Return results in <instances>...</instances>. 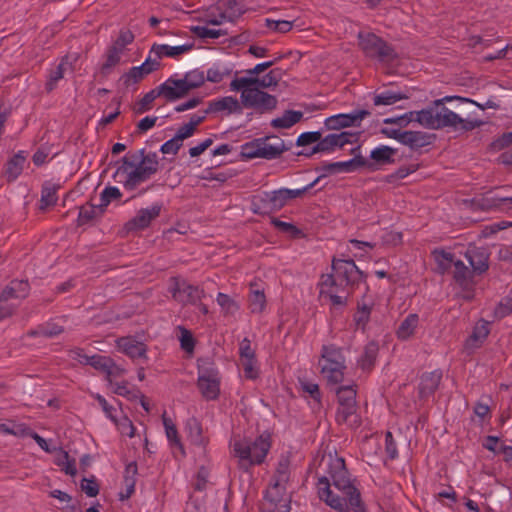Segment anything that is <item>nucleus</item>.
<instances>
[{"mask_svg":"<svg viewBox=\"0 0 512 512\" xmlns=\"http://www.w3.org/2000/svg\"><path fill=\"white\" fill-rule=\"evenodd\" d=\"M328 457V477H322V485L327 486L326 503L338 512H347L348 507L354 512H365L360 495L349 478L344 460L332 454Z\"/></svg>","mask_w":512,"mask_h":512,"instance_id":"obj_1","label":"nucleus"},{"mask_svg":"<svg viewBox=\"0 0 512 512\" xmlns=\"http://www.w3.org/2000/svg\"><path fill=\"white\" fill-rule=\"evenodd\" d=\"M452 100L473 102V100L469 98L460 96H445L433 101L432 105L426 109L411 111V115H415V122L432 130L448 128L454 132H468L479 128L484 124L482 120L477 118L464 119L448 109L445 106V102H450Z\"/></svg>","mask_w":512,"mask_h":512,"instance_id":"obj_2","label":"nucleus"},{"mask_svg":"<svg viewBox=\"0 0 512 512\" xmlns=\"http://www.w3.org/2000/svg\"><path fill=\"white\" fill-rule=\"evenodd\" d=\"M158 169L157 153H145V150L141 149L137 152H129L121 159L115 176L120 177L119 182L126 190L133 191L156 174Z\"/></svg>","mask_w":512,"mask_h":512,"instance_id":"obj_3","label":"nucleus"},{"mask_svg":"<svg viewBox=\"0 0 512 512\" xmlns=\"http://www.w3.org/2000/svg\"><path fill=\"white\" fill-rule=\"evenodd\" d=\"M271 445L269 433H263L255 438L237 436L230 442L231 453L237 459L238 467L244 472H249L252 467L261 465Z\"/></svg>","mask_w":512,"mask_h":512,"instance_id":"obj_4","label":"nucleus"},{"mask_svg":"<svg viewBox=\"0 0 512 512\" xmlns=\"http://www.w3.org/2000/svg\"><path fill=\"white\" fill-rule=\"evenodd\" d=\"M363 272L357 267L353 260L333 259L332 273L326 276L322 274L325 283L333 284L342 288H350L363 280Z\"/></svg>","mask_w":512,"mask_h":512,"instance_id":"obj_5","label":"nucleus"},{"mask_svg":"<svg viewBox=\"0 0 512 512\" xmlns=\"http://www.w3.org/2000/svg\"><path fill=\"white\" fill-rule=\"evenodd\" d=\"M345 358L340 349L324 347L322 349V381L327 384H341L344 379Z\"/></svg>","mask_w":512,"mask_h":512,"instance_id":"obj_6","label":"nucleus"},{"mask_svg":"<svg viewBox=\"0 0 512 512\" xmlns=\"http://www.w3.org/2000/svg\"><path fill=\"white\" fill-rule=\"evenodd\" d=\"M359 46L367 57L381 62L392 61L396 57L393 47L373 33H360Z\"/></svg>","mask_w":512,"mask_h":512,"instance_id":"obj_7","label":"nucleus"},{"mask_svg":"<svg viewBox=\"0 0 512 512\" xmlns=\"http://www.w3.org/2000/svg\"><path fill=\"white\" fill-rule=\"evenodd\" d=\"M30 286L25 280H12L0 294V320L11 316L16 305L9 303L10 300H23L29 294Z\"/></svg>","mask_w":512,"mask_h":512,"instance_id":"obj_8","label":"nucleus"},{"mask_svg":"<svg viewBox=\"0 0 512 512\" xmlns=\"http://www.w3.org/2000/svg\"><path fill=\"white\" fill-rule=\"evenodd\" d=\"M169 291L172 294V298L182 305H197L205 297V292L202 288L177 277L171 279Z\"/></svg>","mask_w":512,"mask_h":512,"instance_id":"obj_9","label":"nucleus"},{"mask_svg":"<svg viewBox=\"0 0 512 512\" xmlns=\"http://www.w3.org/2000/svg\"><path fill=\"white\" fill-rule=\"evenodd\" d=\"M241 102L246 108H253L261 113L272 111L277 106V98L258 87L253 89H244L241 92Z\"/></svg>","mask_w":512,"mask_h":512,"instance_id":"obj_10","label":"nucleus"},{"mask_svg":"<svg viewBox=\"0 0 512 512\" xmlns=\"http://www.w3.org/2000/svg\"><path fill=\"white\" fill-rule=\"evenodd\" d=\"M290 460L288 456L282 455L278 461L273 482L266 492V498L271 502H277L278 498L285 492V485L289 480Z\"/></svg>","mask_w":512,"mask_h":512,"instance_id":"obj_11","label":"nucleus"},{"mask_svg":"<svg viewBox=\"0 0 512 512\" xmlns=\"http://www.w3.org/2000/svg\"><path fill=\"white\" fill-rule=\"evenodd\" d=\"M322 286L325 287L322 294L328 299L332 314L334 316L341 314L348 305V300L353 293L352 289L338 287L331 283L327 284L324 280H322Z\"/></svg>","mask_w":512,"mask_h":512,"instance_id":"obj_12","label":"nucleus"},{"mask_svg":"<svg viewBox=\"0 0 512 512\" xmlns=\"http://www.w3.org/2000/svg\"><path fill=\"white\" fill-rule=\"evenodd\" d=\"M396 153L397 149L380 145L371 151L369 158L363 157L364 168L369 172H374L385 165L393 164Z\"/></svg>","mask_w":512,"mask_h":512,"instance_id":"obj_13","label":"nucleus"},{"mask_svg":"<svg viewBox=\"0 0 512 512\" xmlns=\"http://www.w3.org/2000/svg\"><path fill=\"white\" fill-rule=\"evenodd\" d=\"M320 180V177H317L313 182L310 184L297 189H287L282 188L279 190H275L272 192H269L270 197V203L272 204V209L274 211H279L282 209L286 203L291 200L298 197H301L304 195L311 187H313L318 181Z\"/></svg>","mask_w":512,"mask_h":512,"instance_id":"obj_14","label":"nucleus"},{"mask_svg":"<svg viewBox=\"0 0 512 512\" xmlns=\"http://www.w3.org/2000/svg\"><path fill=\"white\" fill-rule=\"evenodd\" d=\"M370 112L367 110H355L349 114H337L325 119L324 123L328 129L339 130L340 128L359 124Z\"/></svg>","mask_w":512,"mask_h":512,"instance_id":"obj_15","label":"nucleus"},{"mask_svg":"<svg viewBox=\"0 0 512 512\" xmlns=\"http://www.w3.org/2000/svg\"><path fill=\"white\" fill-rule=\"evenodd\" d=\"M359 136V132L350 131L328 134L322 138V152H331L336 148H343L346 144H356Z\"/></svg>","mask_w":512,"mask_h":512,"instance_id":"obj_16","label":"nucleus"},{"mask_svg":"<svg viewBox=\"0 0 512 512\" xmlns=\"http://www.w3.org/2000/svg\"><path fill=\"white\" fill-rule=\"evenodd\" d=\"M160 95L168 102H173L185 97L189 90L186 82L182 79L168 78L164 83L158 86Z\"/></svg>","mask_w":512,"mask_h":512,"instance_id":"obj_17","label":"nucleus"},{"mask_svg":"<svg viewBox=\"0 0 512 512\" xmlns=\"http://www.w3.org/2000/svg\"><path fill=\"white\" fill-rule=\"evenodd\" d=\"M118 349L132 359L147 360V346L132 336L121 337L116 340Z\"/></svg>","mask_w":512,"mask_h":512,"instance_id":"obj_18","label":"nucleus"},{"mask_svg":"<svg viewBox=\"0 0 512 512\" xmlns=\"http://www.w3.org/2000/svg\"><path fill=\"white\" fill-rule=\"evenodd\" d=\"M465 258L470 263L474 274L481 275L489 268V253L486 248L469 247L465 252Z\"/></svg>","mask_w":512,"mask_h":512,"instance_id":"obj_19","label":"nucleus"},{"mask_svg":"<svg viewBox=\"0 0 512 512\" xmlns=\"http://www.w3.org/2000/svg\"><path fill=\"white\" fill-rule=\"evenodd\" d=\"M221 377L215 362L209 358L198 359V384H220Z\"/></svg>","mask_w":512,"mask_h":512,"instance_id":"obj_20","label":"nucleus"},{"mask_svg":"<svg viewBox=\"0 0 512 512\" xmlns=\"http://www.w3.org/2000/svg\"><path fill=\"white\" fill-rule=\"evenodd\" d=\"M161 210L162 204L160 203H156L150 208L140 209L136 216L127 223V227L129 229H145L160 215Z\"/></svg>","mask_w":512,"mask_h":512,"instance_id":"obj_21","label":"nucleus"},{"mask_svg":"<svg viewBox=\"0 0 512 512\" xmlns=\"http://www.w3.org/2000/svg\"><path fill=\"white\" fill-rule=\"evenodd\" d=\"M359 168H364L363 156L356 154L354 158L347 161L322 164V177L340 172H353Z\"/></svg>","mask_w":512,"mask_h":512,"instance_id":"obj_22","label":"nucleus"},{"mask_svg":"<svg viewBox=\"0 0 512 512\" xmlns=\"http://www.w3.org/2000/svg\"><path fill=\"white\" fill-rule=\"evenodd\" d=\"M261 145V158L275 159L279 157L284 151L288 150L284 141L277 136H268L260 138Z\"/></svg>","mask_w":512,"mask_h":512,"instance_id":"obj_23","label":"nucleus"},{"mask_svg":"<svg viewBox=\"0 0 512 512\" xmlns=\"http://www.w3.org/2000/svg\"><path fill=\"white\" fill-rule=\"evenodd\" d=\"M436 136L423 131H404V137L402 140L403 145L408 146L412 150H418L420 148L431 145Z\"/></svg>","mask_w":512,"mask_h":512,"instance_id":"obj_24","label":"nucleus"},{"mask_svg":"<svg viewBox=\"0 0 512 512\" xmlns=\"http://www.w3.org/2000/svg\"><path fill=\"white\" fill-rule=\"evenodd\" d=\"M347 392L349 394V402H342V404H340L337 412V419L340 422L346 423L350 427H355L359 423L358 416L355 412V401H353L352 392L349 390Z\"/></svg>","mask_w":512,"mask_h":512,"instance_id":"obj_25","label":"nucleus"},{"mask_svg":"<svg viewBox=\"0 0 512 512\" xmlns=\"http://www.w3.org/2000/svg\"><path fill=\"white\" fill-rule=\"evenodd\" d=\"M68 69H72V64L69 62L68 56L61 58L59 64L51 69L47 81L45 83V89L48 93L52 92L58 85V82L63 79L65 72Z\"/></svg>","mask_w":512,"mask_h":512,"instance_id":"obj_26","label":"nucleus"},{"mask_svg":"<svg viewBox=\"0 0 512 512\" xmlns=\"http://www.w3.org/2000/svg\"><path fill=\"white\" fill-rule=\"evenodd\" d=\"M162 422L165 428V434L173 452H178L180 455H184L185 451L178 435V430L173 423L172 419L169 418L166 413L162 415Z\"/></svg>","mask_w":512,"mask_h":512,"instance_id":"obj_27","label":"nucleus"},{"mask_svg":"<svg viewBox=\"0 0 512 512\" xmlns=\"http://www.w3.org/2000/svg\"><path fill=\"white\" fill-rule=\"evenodd\" d=\"M373 307V301H366L365 299L358 301L357 310L353 316V321L357 329L365 331L366 326L370 321V316Z\"/></svg>","mask_w":512,"mask_h":512,"instance_id":"obj_28","label":"nucleus"},{"mask_svg":"<svg viewBox=\"0 0 512 512\" xmlns=\"http://www.w3.org/2000/svg\"><path fill=\"white\" fill-rule=\"evenodd\" d=\"M419 324V316L415 313L409 314L399 325L396 335L398 339L405 341L410 339Z\"/></svg>","mask_w":512,"mask_h":512,"instance_id":"obj_29","label":"nucleus"},{"mask_svg":"<svg viewBox=\"0 0 512 512\" xmlns=\"http://www.w3.org/2000/svg\"><path fill=\"white\" fill-rule=\"evenodd\" d=\"M303 118V112L286 110L281 117L271 121V126L276 129H289Z\"/></svg>","mask_w":512,"mask_h":512,"instance_id":"obj_30","label":"nucleus"},{"mask_svg":"<svg viewBox=\"0 0 512 512\" xmlns=\"http://www.w3.org/2000/svg\"><path fill=\"white\" fill-rule=\"evenodd\" d=\"M193 44H184L180 46H169L165 44H154L151 51H153L160 59L163 56L176 57L190 51Z\"/></svg>","mask_w":512,"mask_h":512,"instance_id":"obj_31","label":"nucleus"},{"mask_svg":"<svg viewBox=\"0 0 512 512\" xmlns=\"http://www.w3.org/2000/svg\"><path fill=\"white\" fill-rule=\"evenodd\" d=\"M185 429L193 445L199 447H204L206 445L207 440L203 435L201 424L197 419H188L185 425Z\"/></svg>","mask_w":512,"mask_h":512,"instance_id":"obj_32","label":"nucleus"},{"mask_svg":"<svg viewBox=\"0 0 512 512\" xmlns=\"http://www.w3.org/2000/svg\"><path fill=\"white\" fill-rule=\"evenodd\" d=\"M210 109L216 112L227 110L229 114L242 113L241 104L236 98L231 96L223 97L217 101L212 102L210 104Z\"/></svg>","mask_w":512,"mask_h":512,"instance_id":"obj_33","label":"nucleus"},{"mask_svg":"<svg viewBox=\"0 0 512 512\" xmlns=\"http://www.w3.org/2000/svg\"><path fill=\"white\" fill-rule=\"evenodd\" d=\"M104 209L98 204H86L80 208L77 224L83 226L91 222L92 220L102 216Z\"/></svg>","mask_w":512,"mask_h":512,"instance_id":"obj_34","label":"nucleus"},{"mask_svg":"<svg viewBox=\"0 0 512 512\" xmlns=\"http://www.w3.org/2000/svg\"><path fill=\"white\" fill-rule=\"evenodd\" d=\"M60 188L59 185L46 182L42 186L41 190V199H40V209L45 210L49 206H53L56 204L58 197L57 191Z\"/></svg>","mask_w":512,"mask_h":512,"instance_id":"obj_35","label":"nucleus"},{"mask_svg":"<svg viewBox=\"0 0 512 512\" xmlns=\"http://www.w3.org/2000/svg\"><path fill=\"white\" fill-rule=\"evenodd\" d=\"M378 350V344L375 342H369L365 346L363 354L358 360V364L362 370H370L374 366L378 355Z\"/></svg>","mask_w":512,"mask_h":512,"instance_id":"obj_36","label":"nucleus"},{"mask_svg":"<svg viewBox=\"0 0 512 512\" xmlns=\"http://www.w3.org/2000/svg\"><path fill=\"white\" fill-rule=\"evenodd\" d=\"M474 203L483 211H500V205L496 200L494 189L475 197Z\"/></svg>","mask_w":512,"mask_h":512,"instance_id":"obj_37","label":"nucleus"},{"mask_svg":"<svg viewBox=\"0 0 512 512\" xmlns=\"http://www.w3.org/2000/svg\"><path fill=\"white\" fill-rule=\"evenodd\" d=\"M25 157L21 154H15L6 164L5 176L8 182L14 181L23 170Z\"/></svg>","mask_w":512,"mask_h":512,"instance_id":"obj_38","label":"nucleus"},{"mask_svg":"<svg viewBox=\"0 0 512 512\" xmlns=\"http://www.w3.org/2000/svg\"><path fill=\"white\" fill-rule=\"evenodd\" d=\"M123 49L115 46H110L106 52V61L101 66V73L103 75L109 74L110 70L119 64Z\"/></svg>","mask_w":512,"mask_h":512,"instance_id":"obj_39","label":"nucleus"},{"mask_svg":"<svg viewBox=\"0 0 512 512\" xmlns=\"http://www.w3.org/2000/svg\"><path fill=\"white\" fill-rule=\"evenodd\" d=\"M407 95L401 93V92H394V91H383L379 94H375L373 97V104L375 106H390L395 104L396 102L407 99Z\"/></svg>","mask_w":512,"mask_h":512,"instance_id":"obj_40","label":"nucleus"},{"mask_svg":"<svg viewBox=\"0 0 512 512\" xmlns=\"http://www.w3.org/2000/svg\"><path fill=\"white\" fill-rule=\"evenodd\" d=\"M433 255L437 263L438 270L442 274L446 273L452 266H454V262L456 261L454 254L446 252L443 249H435L433 251Z\"/></svg>","mask_w":512,"mask_h":512,"instance_id":"obj_41","label":"nucleus"},{"mask_svg":"<svg viewBox=\"0 0 512 512\" xmlns=\"http://www.w3.org/2000/svg\"><path fill=\"white\" fill-rule=\"evenodd\" d=\"M0 431L16 437H28L29 434H31V429L28 425L24 423H16L13 421L0 423Z\"/></svg>","mask_w":512,"mask_h":512,"instance_id":"obj_42","label":"nucleus"},{"mask_svg":"<svg viewBox=\"0 0 512 512\" xmlns=\"http://www.w3.org/2000/svg\"><path fill=\"white\" fill-rule=\"evenodd\" d=\"M251 211L259 215L275 212L270 203L269 193H265L264 196H253L251 200Z\"/></svg>","mask_w":512,"mask_h":512,"instance_id":"obj_43","label":"nucleus"},{"mask_svg":"<svg viewBox=\"0 0 512 512\" xmlns=\"http://www.w3.org/2000/svg\"><path fill=\"white\" fill-rule=\"evenodd\" d=\"M453 278L460 285L465 286L469 283L474 274L463 261L456 260L454 262Z\"/></svg>","mask_w":512,"mask_h":512,"instance_id":"obj_44","label":"nucleus"},{"mask_svg":"<svg viewBox=\"0 0 512 512\" xmlns=\"http://www.w3.org/2000/svg\"><path fill=\"white\" fill-rule=\"evenodd\" d=\"M216 301L225 315H234L239 310L237 302L225 293H218Z\"/></svg>","mask_w":512,"mask_h":512,"instance_id":"obj_45","label":"nucleus"},{"mask_svg":"<svg viewBox=\"0 0 512 512\" xmlns=\"http://www.w3.org/2000/svg\"><path fill=\"white\" fill-rule=\"evenodd\" d=\"M231 72V68L220 64H215L207 70L206 79L212 83H219L224 79L225 76L230 75Z\"/></svg>","mask_w":512,"mask_h":512,"instance_id":"obj_46","label":"nucleus"},{"mask_svg":"<svg viewBox=\"0 0 512 512\" xmlns=\"http://www.w3.org/2000/svg\"><path fill=\"white\" fill-rule=\"evenodd\" d=\"M191 32L201 39H217L221 36L227 35V31L223 29H209L204 26H192Z\"/></svg>","mask_w":512,"mask_h":512,"instance_id":"obj_47","label":"nucleus"},{"mask_svg":"<svg viewBox=\"0 0 512 512\" xmlns=\"http://www.w3.org/2000/svg\"><path fill=\"white\" fill-rule=\"evenodd\" d=\"M160 92H159V89L158 87L152 89L151 91H149L148 93H146L141 99L140 101L137 103V107L135 109L136 113L138 114H142L148 110L151 109V106H152V103L153 101L157 98V97H160Z\"/></svg>","mask_w":512,"mask_h":512,"instance_id":"obj_48","label":"nucleus"},{"mask_svg":"<svg viewBox=\"0 0 512 512\" xmlns=\"http://www.w3.org/2000/svg\"><path fill=\"white\" fill-rule=\"evenodd\" d=\"M281 77V70L279 68L272 69L269 73H267L262 78L253 77L255 85L262 88H269L271 86H276L279 79Z\"/></svg>","mask_w":512,"mask_h":512,"instance_id":"obj_49","label":"nucleus"},{"mask_svg":"<svg viewBox=\"0 0 512 512\" xmlns=\"http://www.w3.org/2000/svg\"><path fill=\"white\" fill-rule=\"evenodd\" d=\"M496 200L499 202L501 212L512 210V193L507 188H495Z\"/></svg>","mask_w":512,"mask_h":512,"instance_id":"obj_50","label":"nucleus"},{"mask_svg":"<svg viewBox=\"0 0 512 512\" xmlns=\"http://www.w3.org/2000/svg\"><path fill=\"white\" fill-rule=\"evenodd\" d=\"M205 79L206 78L204 77V73L199 70H193V71L187 72L184 75V77L182 78V80L184 82H186V86H187V89L189 90V92L192 89L198 88L201 85H203L205 82Z\"/></svg>","mask_w":512,"mask_h":512,"instance_id":"obj_51","label":"nucleus"},{"mask_svg":"<svg viewBox=\"0 0 512 512\" xmlns=\"http://www.w3.org/2000/svg\"><path fill=\"white\" fill-rule=\"evenodd\" d=\"M249 302L252 313H261L266 306V297L264 291L253 290L250 295Z\"/></svg>","mask_w":512,"mask_h":512,"instance_id":"obj_52","label":"nucleus"},{"mask_svg":"<svg viewBox=\"0 0 512 512\" xmlns=\"http://www.w3.org/2000/svg\"><path fill=\"white\" fill-rule=\"evenodd\" d=\"M178 329L180 331L179 341L182 350H184L187 353H192L195 348V339L191 331H189L183 326H179Z\"/></svg>","mask_w":512,"mask_h":512,"instance_id":"obj_53","label":"nucleus"},{"mask_svg":"<svg viewBox=\"0 0 512 512\" xmlns=\"http://www.w3.org/2000/svg\"><path fill=\"white\" fill-rule=\"evenodd\" d=\"M260 138L242 145L241 155L247 159L261 158Z\"/></svg>","mask_w":512,"mask_h":512,"instance_id":"obj_54","label":"nucleus"},{"mask_svg":"<svg viewBox=\"0 0 512 512\" xmlns=\"http://www.w3.org/2000/svg\"><path fill=\"white\" fill-rule=\"evenodd\" d=\"M146 75L142 72V70L136 66L132 67L128 72L124 73L120 81L123 82L125 87H129L133 84L139 83Z\"/></svg>","mask_w":512,"mask_h":512,"instance_id":"obj_55","label":"nucleus"},{"mask_svg":"<svg viewBox=\"0 0 512 512\" xmlns=\"http://www.w3.org/2000/svg\"><path fill=\"white\" fill-rule=\"evenodd\" d=\"M489 325L490 323L485 320H480L477 322L473 329L472 335L470 336V340L473 342H483L489 335Z\"/></svg>","mask_w":512,"mask_h":512,"instance_id":"obj_56","label":"nucleus"},{"mask_svg":"<svg viewBox=\"0 0 512 512\" xmlns=\"http://www.w3.org/2000/svg\"><path fill=\"white\" fill-rule=\"evenodd\" d=\"M121 196L122 194L117 187H106L101 192L99 205L105 210L112 200L120 199Z\"/></svg>","mask_w":512,"mask_h":512,"instance_id":"obj_57","label":"nucleus"},{"mask_svg":"<svg viewBox=\"0 0 512 512\" xmlns=\"http://www.w3.org/2000/svg\"><path fill=\"white\" fill-rule=\"evenodd\" d=\"M241 365L245 379L249 381H255L258 377V366L256 358L245 359L241 361Z\"/></svg>","mask_w":512,"mask_h":512,"instance_id":"obj_58","label":"nucleus"},{"mask_svg":"<svg viewBox=\"0 0 512 512\" xmlns=\"http://www.w3.org/2000/svg\"><path fill=\"white\" fill-rule=\"evenodd\" d=\"M240 16V10L235 12H221L217 17H209L205 20L208 25H221L225 21L233 22Z\"/></svg>","mask_w":512,"mask_h":512,"instance_id":"obj_59","label":"nucleus"},{"mask_svg":"<svg viewBox=\"0 0 512 512\" xmlns=\"http://www.w3.org/2000/svg\"><path fill=\"white\" fill-rule=\"evenodd\" d=\"M112 358L104 355L94 354L90 356L89 365L97 371L104 373L109 369V364Z\"/></svg>","mask_w":512,"mask_h":512,"instance_id":"obj_60","label":"nucleus"},{"mask_svg":"<svg viewBox=\"0 0 512 512\" xmlns=\"http://www.w3.org/2000/svg\"><path fill=\"white\" fill-rule=\"evenodd\" d=\"M266 27L279 33H287L293 27V22L287 20L266 19Z\"/></svg>","mask_w":512,"mask_h":512,"instance_id":"obj_61","label":"nucleus"},{"mask_svg":"<svg viewBox=\"0 0 512 512\" xmlns=\"http://www.w3.org/2000/svg\"><path fill=\"white\" fill-rule=\"evenodd\" d=\"M256 81L257 80H254L253 77L235 78L230 83V89L233 91L253 89L251 86H254Z\"/></svg>","mask_w":512,"mask_h":512,"instance_id":"obj_62","label":"nucleus"},{"mask_svg":"<svg viewBox=\"0 0 512 512\" xmlns=\"http://www.w3.org/2000/svg\"><path fill=\"white\" fill-rule=\"evenodd\" d=\"M126 373V370L121 366L117 365L113 359H111L109 364V369L106 370L105 375L107 380L112 383L114 380L122 378Z\"/></svg>","mask_w":512,"mask_h":512,"instance_id":"obj_63","label":"nucleus"},{"mask_svg":"<svg viewBox=\"0 0 512 512\" xmlns=\"http://www.w3.org/2000/svg\"><path fill=\"white\" fill-rule=\"evenodd\" d=\"M417 169V166L411 165V166H402L398 168L394 173L387 176V181L389 183H392L399 179H404L409 174L415 172Z\"/></svg>","mask_w":512,"mask_h":512,"instance_id":"obj_64","label":"nucleus"}]
</instances>
